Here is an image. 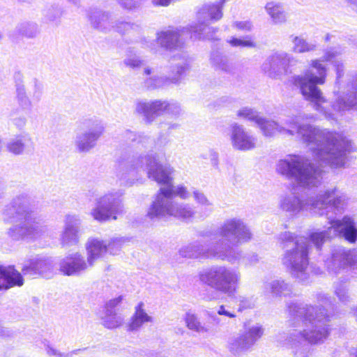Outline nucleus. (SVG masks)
<instances>
[{
    "label": "nucleus",
    "mask_w": 357,
    "mask_h": 357,
    "mask_svg": "<svg viewBox=\"0 0 357 357\" xmlns=\"http://www.w3.org/2000/svg\"><path fill=\"white\" fill-rule=\"evenodd\" d=\"M103 324L107 328H115L122 325L124 321L123 317L116 312H105L102 317Z\"/></svg>",
    "instance_id": "a19ab883"
},
{
    "label": "nucleus",
    "mask_w": 357,
    "mask_h": 357,
    "mask_svg": "<svg viewBox=\"0 0 357 357\" xmlns=\"http://www.w3.org/2000/svg\"><path fill=\"white\" fill-rule=\"evenodd\" d=\"M344 52L341 47H332L325 51L324 54L319 59L310 61V68L305 70L303 74L294 75L291 77L292 84L300 89L304 99L313 104L315 110L323 114L328 119H335V115L327 111L323 105L326 103L321 89L317 85L326 82L327 68L324 62L331 63L336 72V84H339L340 79L344 76V65L339 58Z\"/></svg>",
    "instance_id": "7ed1b4c3"
},
{
    "label": "nucleus",
    "mask_w": 357,
    "mask_h": 357,
    "mask_svg": "<svg viewBox=\"0 0 357 357\" xmlns=\"http://www.w3.org/2000/svg\"><path fill=\"white\" fill-rule=\"evenodd\" d=\"M88 17L91 26L100 31L107 32L114 29L115 22L111 15L97 8L88 10Z\"/></svg>",
    "instance_id": "bb28decb"
},
{
    "label": "nucleus",
    "mask_w": 357,
    "mask_h": 357,
    "mask_svg": "<svg viewBox=\"0 0 357 357\" xmlns=\"http://www.w3.org/2000/svg\"><path fill=\"white\" fill-rule=\"evenodd\" d=\"M23 282L22 276L13 267H0V290L22 286Z\"/></svg>",
    "instance_id": "cd10ccee"
},
{
    "label": "nucleus",
    "mask_w": 357,
    "mask_h": 357,
    "mask_svg": "<svg viewBox=\"0 0 357 357\" xmlns=\"http://www.w3.org/2000/svg\"><path fill=\"white\" fill-rule=\"evenodd\" d=\"M22 271L24 274H38L43 277H51L53 271L52 260L43 256H35L25 261Z\"/></svg>",
    "instance_id": "a878e982"
},
{
    "label": "nucleus",
    "mask_w": 357,
    "mask_h": 357,
    "mask_svg": "<svg viewBox=\"0 0 357 357\" xmlns=\"http://www.w3.org/2000/svg\"><path fill=\"white\" fill-rule=\"evenodd\" d=\"M312 233H311L309 236ZM278 242L285 251L282 263L291 276L300 282H305L310 278L308 240L310 237H298L295 233L283 231L278 236Z\"/></svg>",
    "instance_id": "6e6552de"
},
{
    "label": "nucleus",
    "mask_w": 357,
    "mask_h": 357,
    "mask_svg": "<svg viewBox=\"0 0 357 357\" xmlns=\"http://www.w3.org/2000/svg\"><path fill=\"white\" fill-rule=\"evenodd\" d=\"M121 135L123 140L127 143L137 142V144H141L145 148H148L153 144V139L150 137L130 130H125Z\"/></svg>",
    "instance_id": "e433bc0d"
},
{
    "label": "nucleus",
    "mask_w": 357,
    "mask_h": 357,
    "mask_svg": "<svg viewBox=\"0 0 357 357\" xmlns=\"http://www.w3.org/2000/svg\"><path fill=\"white\" fill-rule=\"evenodd\" d=\"M122 195L121 191L116 190L109 192L97 199L96 207L91 212L93 218L100 222L110 218L116 220V215L123 211Z\"/></svg>",
    "instance_id": "f3484780"
},
{
    "label": "nucleus",
    "mask_w": 357,
    "mask_h": 357,
    "mask_svg": "<svg viewBox=\"0 0 357 357\" xmlns=\"http://www.w3.org/2000/svg\"><path fill=\"white\" fill-rule=\"evenodd\" d=\"M13 121L15 126L17 128H22L26 125V119L24 116H20L14 119Z\"/></svg>",
    "instance_id": "69168bd1"
},
{
    "label": "nucleus",
    "mask_w": 357,
    "mask_h": 357,
    "mask_svg": "<svg viewBox=\"0 0 357 357\" xmlns=\"http://www.w3.org/2000/svg\"><path fill=\"white\" fill-rule=\"evenodd\" d=\"M334 293L338 301L344 305L348 304L352 300L349 286L346 282L341 280L335 282L334 284Z\"/></svg>",
    "instance_id": "ea45409f"
},
{
    "label": "nucleus",
    "mask_w": 357,
    "mask_h": 357,
    "mask_svg": "<svg viewBox=\"0 0 357 357\" xmlns=\"http://www.w3.org/2000/svg\"><path fill=\"white\" fill-rule=\"evenodd\" d=\"M209 158L211 160V165L214 168L218 169V165H219L218 153L213 150H210L209 151Z\"/></svg>",
    "instance_id": "052dcab7"
},
{
    "label": "nucleus",
    "mask_w": 357,
    "mask_h": 357,
    "mask_svg": "<svg viewBox=\"0 0 357 357\" xmlns=\"http://www.w3.org/2000/svg\"><path fill=\"white\" fill-rule=\"evenodd\" d=\"M10 335V331L0 326V336L6 337Z\"/></svg>",
    "instance_id": "774afa93"
},
{
    "label": "nucleus",
    "mask_w": 357,
    "mask_h": 357,
    "mask_svg": "<svg viewBox=\"0 0 357 357\" xmlns=\"http://www.w3.org/2000/svg\"><path fill=\"white\" fill-rule=\"evenodd\" d=\"M144 60L135 54H128L123 60V64L131 69L140 68L144 65Z\"/></svg>",
    "instance_id": "603ef678"
},
{
    "label": "nucleus",
    "mask_w": 357,
    "mask_h": 357,
    "mask_svg": "<svg viewBox=\"0 0 357 357\" xmlns=\"http://www.w3.org/2000/svg\"><path fill=\"white\" fill-rule=\"evenodd\" d=\"M144 306V303L140 302L135 307V312L128 324V330L129 331H138L144 324L153 321V318L146 312Z\"/></svg>",
    "instance_id": "7c9ffc66"
},
{
    "label": "nucleus",
    "mask_w": 357,
    "mask_h": 357,
    "mask_svg": "<svg viewBox=\"0 0 357 357\" xmlns=\"http://www.w3.org/2000/svg\"><path fill=\"white\" fill-rule=\"evenodd\" d=\"M211 63L216 69L230 73L232 67L227 58L218 52H213L211 55Z\"/></svg>",
    "instance_id": "58836bf2"
},
{
    "label": "nucleus",
    "mask_w": 357,
    "mask_h": 357,
    "mask_svg": "<svg viewBox=\"0 0 357 357\" xmlns=\"http://www.w3.org/2000/svg\"><path fill=\"white\" fill-rule=\"evenodd\" d=\"M227 43L234 47H255L256 45L249 36L243 38L231 37Z\"/></svg>",
    "instance_id": "8fccbe9b"
},
{
    "label": "nucleus",
    "mask_w": 357,
    "mask_h": 357,
    "mask_svg": "<svg viewBox=\"0 0 357 357\" xmlns=\"http://www.w3.org/2000/svg\"><path fill=\"white\" fill-rule=\"evenodd\" d=\"M199 236L209 238L214 242H222L232 251L234 259L227 261L231 264L238 261L241 257V251L234 249L233 246L240 245L250 242L253 234L250 227L241 218H231L225 220L217 230L205 229L199 232Z\"/></svg>",
    "instance_id": "9d476101"
},
{
    "label": "nucleus",
    "mask_w": 357,
    "mask_h": 357,
    "mask_svg": "<svg viewBox=\"0 0 357 357\" xmlns=\"http://www.w3.org/2000/svg\"><path fill=\"white\" fill-rule=\"evenodd\" d=\"M33 92H32V98L34 99V100H40L41 96H42V93H43V84L40 82H39L38 79H34L33 80Z\"/></svg>",
    "instance_id": "6e6d98bb"
},
{
    "label": "nucleus",
    "mask_w": 357,
    "mask_h": 357,
    "mask_svg": "<svg viewBox=\"0 0 357 357\" xmlns=\"http://www.w3.org/2000/svg\"><path fill=\"white\" fill-rule=\"evenodd\" d=\"M344 93H346L345 96H338L332 105L333 110L335 112L342 113L357 109V73L349 79Z\"/></svg>",
    "instance_id": "b1692460"
},
{
    "label": "nucleus",
    "mask_w": 357,
    "mask_h": 357,
    "mask_svg": "<svg viewBox=\"0 0 357 357\" xmlns=\"http://www.w3.org/2000/svg\"><path fill=\"white\" fill-rule=\"evenodd\" d=\"M199 278L202 284L231 296L236 293L240 282L241 273L234 268L217 265L201 271Z\"/></svg>",
    "instance_id": "9b49d317"
},
{
    "label": "nucleus",
    "mask_w": 357,
    "mask_h": 357,
    "mask_svg": "<svg viewBox=\"0 0 357 357\" xmlns=\"http://www.w3.org/2000/svg\"><path fill=\"white\" fill-rule=\"evenodd\" d=\"M17 77H15V100L22 109H31L32 107V102L27 95L26 88L22 82L21 75L19 73Z\"/></svg>",
    "instance_id": "473e14b6"
},
{
    "label": "nucleus",
    "mask_w": 357,
    "mask_h": 357,
    "mask_svg": "<svg viewBox=\"0 0 357 357\" xmlns=\"http://www.w3.org/2000/svg\"><path fill=\"white\" fill-rule=\"evenodd\" d=\"M141 43L142 44V47L144 48H148L151 51H153L155 50V45L154 40H149L144 38L141 39Z\"/></svg>",
    "instance_id": "e2e57ef3"
},
{
    "label": "nucleus",
    "mask_w": 357,
    "mask_h": 357,
    "mask_svg": "<svg viewBox=\"0 0 357 357\" xmlns=\"http://www.w3.org/2000/svg\"><path fill=\"white\" fill-rule=\"evenodd\" d=\"M314 310L313 307L303 304L289 305L288 326L303 328H294L287 333L279 334L277 342L281 346L291 349L294 357H310L309 344H321L330 334L324 312L314 317Z\"/></svg>",
    "instance_id": "f03ea898"
},
{
    "label": "nucleus",
    "mask_w": 357,
    "mask_h": 357,
    "mask_svg": "<svg viewBox=\"0 0 357 357\" xmlns=\"http://www.w3.org/2000/svg\"><path fill=\"white\" fill-rule=\"evenodd\" d=\"M275 172L297 185L312 189L321 184L323 171L301 155L289 154L278 160Z\"/></svg>",
    "instance_id": "1a4fd4ad"
},
{
    "label": "nucleus",
    "mask_w": 357,
    "mask_h": 357,
    "mask_svg": "<svg viewBox=\"0 0 357 357\" xmlns=\"http://www.w3.org/2000/svg\"><path fill=\"white\" fill-rule=\"evenodd\" d=\"M123 297L119 296V297L109 301L105 307V312H116V307L121 303Z\"/></svg>",
    "instance_id": "13d9d810"
},
{
    "label": "nucleus",
    "mask_w": 357,
    "mask_h": 357,
    "mask_svg": "<svg viewBox=\"0 0 357 357\" xmlns=\"http://www.w3.org/2000/svg\"><path fill=\"white\" fill-rule=\"evenodd\" d=\"M87 258L90 264L107 253V241L98 238H89L86 243Z\"/></svg>",
    "instance_id": "2f4dec72"
},
{
    "label": "nucleus",
    "mask_w": 357,
    "mask_h": 357,
    "mask_svg": "<svg viewBox=\"0 0 357 357\" xmlns=\"http://www.w3.org/2000/svg\"><path fill=\"white\" fill-rule=\"evenodd\" d=\"M298 61L291 54L279 51L273 53L263 63L262 70L270 77L276 78L289 68L296 65Z\"/></svg>",
    "instance_id": "6ab92c4d"
},
{
    "label": "nucleus",
    "mask_w": 357,
    "mask_h": 357,
    "mask_svg": "<svg viewBox=\"0 0 357 357\" xmlns=\"http://www.w3.org/2000/svg\"><path fill=\"white\" fill-rule=\"evenodd\" d=\"M166 192L174 199V197H179L183 199H187L190 197V193L187 188L183 185H174L173 182L166 187H162Z\"/></svg>",
    "instance_id": "a18cd8bd"
},
{
    "label": "nucleus",
    "mask_w": 357,
    "mask_h": 357,
    "mask_svg": "<svg viewBox=\"0 0 357 357\" xmlns=\"http://www.w3.org/2000/svg\"><path fill=\"white\" fill-rule=\"evenodd\" d=\"M264 328L259 324H244V330L228 338L227 348L235 357H241L251 351L256 342L264 335Z\"/></svg>",
    "instance_id": "2eb2a0df"
},
{
    "label": "nucleus",
    "mask_w": 357,
    "mask_h": 357,
    "mask_svg": "<svg viewBox=\"0 0 357 357\" xmlns=\"http://www.w3.org/2000/svg\"><path fill=\"white\" fill-rule=\"evenodd\" d=\"M227 0L202 6L197 12V23L190 24L183 29H169L157 33L156 40L165 50L173 52L179 50L184 45L185 32L194 40H216L218 29L209 26L211 21H218L222 17L223 4Z\"/></svg>",
    "instance_id": "20e7f679"
},
{
    "label": "nucleus",
    "mask_w": 357,
    "mask_h": 357,
    "mask_svg": "<svg viewBox=\"0 0 357 357\" xmlns=\"http://www.w3.org/2000/svg\"><path fill=\"white\" fill-rule=\"evenodd\" d=\"M135 111L143 116L146 123H151L163 114H168L174 117H178L182 114L181 105L177 102L162 100L139 101L136 104Z\"/></svg>",
    "instance_id": "dca6fc26"
},
{
    "label": "nucleus",
    "mask_w": 357,
    "mask_h": 357,
    "mask_svg": "<svg viewBox=\"0 0 357 357\" xmlns=\"http://www.w3.org/2000/svg\"><path fill=\"white\" fill-rule=\"evenodd\" d=\"M328 220L331 226L324 231H314L310 235L312 243L317 250L321 248L326 239L337 236L342 237L350 243H355L357 239V228L354 220L344 216L342 219H335L328 216Z\"/></svg>",
    "instance_id": "f8f14e48"
},
{
    "label": "nucleus",
    "mask_w": 357,
    "mask_h": 357,
    "mask_svg": "<svg viewBox=\"0 0 357 357\" xmlns=\"http://www.w3.org/2000/svg\"><path fill=\"white\" fill-rule=\"evenodd\" d=\"M233 26L238 30L249 31L252 30V24L250 21L235 22Z\"/></svg>",
    "instance_id": "bf43d9fd"
},
{
    "label": "nucleus",
    "mask_w": 357,
    "mask_h": 357,
    "mask_svg": "<svg viewBox=\"0 0 357 357\" xmlns=\"http://www.w3.org/2000/svg\"><path fill=\"white\" fill-rule=\"evenodd\" d=\"M293 44L292 51L295 53H305L313 52L317 48V44L307 41L301 36H291Z\"/></svg>",
    "instance_id": "c9c22d12"
},
{
    "label": "nucleus",
    "mask_w": 357,
    "mask_h": 357,
    "mask_svg": "<svg viewBox=\"0 0 357 357\" xmlns=\"http://www.w3.org/2000/svg\"><path fill=\"white\" fill-rule=\"evenodd\" d=\"M82 124L86 130L77 135L75 143L79 152L86 153L96 146L105 132V125L103 121L96 117L85 119Z\"/></svg>",
    "instance_id": "a211bd4d"
},
{
    "label": "nucleus",
    "mask_w": 357,
    "mask_h": 357,
    "mask_svg": "<svg viewBox=\"0 0 357 357\" xmlns=\"http://www.w3.org/2000/svg\"><path fill=\"white\" fill-rule=\"evenodd\" d=\"M5 222H19L8 229L7 234L14 241L33 239L46 231V227L33 220L31 197L27 192L16 195L3 211Z\"/></svg>",
    "instance_id": "423d86ee"
},
{
    "label": "nucleus",
    "mask_w": 357,
    "mask_h": 357,
    "mask_svg": "<svg viewBox=\"0 0 357 357\" xmlns=\"http://www.w3.org/2000/svg\"><path fill=\"white\" fill-rule=\"evenodd\" d=\"M117 32L125 34L130 33H139L141 31V26L136 23H130L123 21H116L114 29Z\"/></svg>",
    "instance_id": "09e8293b"
},
{
    "label": "nucleus",
    "mask_w": 357,
    "mask_h": 357,
    "mask_svg": "<svg viewBox=\"0 0 357 357\" xmlns=\"http://www.w3.org/2000/svg\"><path fill=\"white\" fill-rule=\"evenodd\" d=\"M245 260L246 261V264L252 265L255 264L259 261V257L258 255L255 253H252L248 255L245 258Z\"/></svg>",
    "instance_id": "0e129e2a"
},
{
    "label": "nucleus",
    "mask_w": 357,
    "mask_h": 357,
    "mask_svg": "<svg viewBox=\"0 0 357 357\" xmlns=\"http://www.w3.org/2000/svg\"><path fill=\"white\" fill-rule=\"evenodd\" d=\"M232 251L222 242H212L205 245L195 241L183 246L179 250V255L185 258L215 259L222 261H232Z\"/></svg>",
    "instance_id": "4468645a"
},
{
    "label": "nucleus",
    "mask_w": 357,
    "mask_h": 357,
    "mask_svg": "<svg viewBox=\"0 0 357 357\" xmlns=\"http://www.w3.org/2000/svg\"><path fill=\"white\" fill-rule=\"evenodd\" d=\"M141 169H146L147 177L161 187H166L174 181V169L169 164L160 163L158 155L153 151L132 157L121 156L118 160V176L126 185L134 183Z\"/></svg>",
    "instance_id": "39448f33"
},
{
    "label": "nucleus",
    "mask_w": 357,
    "mask_h": 357,
    "mask_svg": "<svg viewBox=\"0 0 357 357\" xmlns=\"http://www.w3.org/2000/svg\"><path fill=\"white\" fill-rule=\"evenodd\" d=\"M16 31L22 36L33 38H35L38 33L37 24L31 22H23L17 25Z\"/></svg>",
    "instance_id": "79ce46f5"
},
{
    "label": "nucleus",
    "mask_w": 357,
    "mask_h": 357,
    "mask_svg": "<svg viewBox=\"0 0 357 357\" xmlns=\"http://www.w3.org/2000/svg\"><path fill=\"white\" fill-rule=\"evenodd\" d=\"M25 137L24 136H17L12 138L6 144L8 151L15 155H20L23 153L24 149Z\"/></svg>",
    "instance_id": "de8ad7c7"
},
{
    "label": "nucleus",
    "mask_w": 357,
    "mask_h": 357,
    "mask_svg": "<svg viewBox=\"0 0 357 357\" xmlns=\"http://www.w3.org/2000/svg\"><path fill=\"white\" fill-rule=\"evenodd\" d=\"M125 242L123 238H114L107 241V252L110 255H118Z\"/></svg>",
    "instance_id": "3c124183"
},
{
    "label": "nucleus",
    "mask_w": 357,
    "mask_h": 357,
    "mask_svg": "<svg viewBox=\"0 0 357 357\" xmlns=\"http://www.w3.org/2000/svg\"><path fill=\"white\" fill-rule=\"evenodd\" d=\"M236 115L238 118L255 122L257 125L261 118L257 110L248 107H244L238 109L236 112Z\"/></svg>",
    "instance_id": "49530a36"
},
{
    "label": "nucleus",
    "mask_w": 357,
    "mask_h": 357,
    "mask_svg": "<svg viewBox=\"0 0 357 357\" xmlns=\"http://www.w3.org/2000/svg\"><path fill=\"white\" fill-rule=\"evenodd\" d=\"M344 197L338 195L335 189L320 192L316 195L301 199L294 194L283 197L280 202V209L291 217H296L304 211L317 215L331 216L329 212L335 214L342 213L344 206Z\"/></svg>",
    "instance_id": "0eeeda50"
},
{
    "label": "nucleus",
    "mask_w": 357,
    "mask_h": 357,
    "mask_svg": "<svg viewBox=\"0 0 357 357\" xmlns=\"http://www.w3.org/2000/svg\"><path fill=\"white\" fill-rule=\"evenodd\" d=\"M171 74L169 76H152L145 79L144 86L149 89H155L171 84H178L182 76L190 70L192 59L184 52L174 54L169 60Z\"/></svg>",
    "instance_id": "ddd939ff"
},
{
    "label": "nucleus",
    "mask_w": 357,
    "mask_h": 357,
    "mask_svg": "<svg viewBox=\"0 0 357 357\" xmlns=\"http://www.w3.org/2000/svg\"><path fill=\"white\" fill-rule=\"evenodd\" d=\"M265 10L270 17L273 24H284L288 20L289 15L282 3L278 1L268 2L265 6Z\"/></svg>",
    "instance_id": "c85d7f7f"
},
{
    "label": "nucleus",
    "mask_w": 357,
    "mask_h": 357,
    "mask_svg": "<svg viewBox=\"0 0 357 357\" xmlns=\"http://www.w3.org/2000/svg\"><path fill=\"white\" fill-rule=\"evenodd\" d=\"M185 321L187 327L190 330L199 333H204L208 331V329L200 322L199 319L195 314L187 312L185 314Z\"/></svg>",
    "instance_id": "37998d69"
},
{
    "label": "nucleus",
    "mask_w": 357,
    "mask_h": 357,
    "mask_svg": "<svg viewBox=\"0 0 357 357\" xmlns=\"http://www.w3.org/2000/svg\"><path fill=\"white\" fill-rule=\"evenodd\" d=\"M176 201L160 187L150 205L147 216L151 219H163L172 217Z\"/></svg>",
    "instance_id": "412c9836"
},
{
    "label": "nucleus",
    "mask_w": 357,
    "mask_h": 357,
    "mask_svg": "<svg viewBox=\"0 0 357 357\" xmlns=\"http://www.w3.org/2000/svg\"><path fill=\"white\" fill-rule=\"evenodd\" d=\"M264 287L266 291L276 297L290 296L293 291L292 285L283 279H275L266 282Z\"/></svg>",
    "instance_id": "c756f323"
},
{
    "label": "nucleus",
    "mask_w": 357,
    "mask_h": 357,
    "mask_svg": "<svg viewBox=\"0 0 357 357\" xmlns=\"http://www.w3.org/2000/svg\"><path fill=\"white\" fill-rule=\"evenodd\" d=\"M355 252L343 247L334 248L330 257L324 261L325 267L331 275H337L349 266L355 264Z\"/></svg>",
    "instance_id": "aec40b11"
},
{
    "label": "nucleus",
    "mask_w": 357,
    "mask_h": 357,
    "mask_svg": "<svg viewBox=\"0 0 357 357\" xmlns=\"http://www.w3.org/2000/svg\"><path fill=\"white\" fill-rule=\"evenodd\" d=\"M43 15L47 22H57L62 15V10L57 5H50L43 10Z\"/></svg>",
    "instance_id": "c03bdc74"
},
{
    "label": "nucleus",
    "mask_w": 357,
    "mask_h": 357,
    "mask_svg": "<svg viewBox=\"0 0 357 357\" xmlns=\"http://www.w3.org/2000/svg\"><path fill=\"white\" fill-rule=\"evenodd\" d=\"M238 301L240 311L253 308L255 305V299L253 296H239Z\"/></svg>",
    "instance_id": "864d4df0"
},
{
    "label": "nucleus",
    "mask_w": 357,
    "mask_h": 357,
    "mask_svg": "<svg viewBox=\"0 0 357 357\" xmlns=\"http://www.w3.org/2000/svg\"><path fill=\"white\" fill-rule=\"evenodd\" d=\"M119 3L126 10H134L138 8L142 3V0H117Z\"/></svg>",
    "instance_id": "5fc2aeb1"
},
{
    "label": "nucleus",
    "mask_w": 357,
    "mask_h": 357,
    "mask_svg": "<svg viewBox=\"0 0 357 357\" xmlns=\"http://www.w3.org/2000/svg\"><path fill=\"white\" fill-rule=\"evenodd\" d=\"M310 117L305 114L293 115L284 121V126L261 116L257 125L265 137L277 134L296 135L312 152L315 159L331 167L344 165L346 152L351 148L350 142L340 135L322 130L309 123H301Z\"/></svg>",
    "instance_id": "f257e3e1"
},
{
    "label": "nucleus",
    "mask_w": 357,
    "mask_h": 357,
    "mask_svg": "<svg viewBox=\"0 0 357 357\" xmlns=\"http://www.w3.org/2000/svg\"><path fill=\"white\" fill-rule=\"evenodd\" d=\"M315 296H316V299H317V302L321 305H327L328 303H331V298L327 294H326L317 293L315 295ZM291 304H303V305H305L313 307L314 308V310L312 312V314L314 315V317H316V315L318 314H320L321 312H324L323 314L326 317V324L328 326V328L331 330V328H329V326L328 324V322L329 321V317L327 315L326 312V309L324 307V306L319 307V306H314V305H312L305 304V303H293V302H291V303H289L287 304V309L288 310H289V305H291Z\"/></svg>",
    "instance_id": "f704fd0d"
},
{
    "label": "nucleus",
    "mask_w": 357,
    "mask_h": 357,
    "mask_svg": "<svg viewBox=\"0 0 357 357\" xmlns=\"http://www.w3.org/2000/svg\"><path fill=\"white\" fill-rule=\"evenodd\" d=\"M229 137L231 144L236 150L246 151L257 147V138L237 123L231 125Z\"/></svg>",
    "instance_id": "5701e85b"
},
{
    "label": "nucleus",
    "mask_w": 357,
    "mask_h": 357,
    "mask_svg": "<svg viewBox=\"0 0 357 357\" xmlns=\"http://www.w3.org/2000/svg\"><path fill=\"white\" fill-rule=\"evenodd\" d=\"M193 198L195 202L200 206L199 215L201 218L208 217L213 211V204L206 195L202 191L195 190L192 192Z\"/></svg>",
    "instance_id": "72a5a7b5"
},
{
    "label": "nucleus",
    "mask_w": 357,
    "mask_h": 357,
    "mask_svg": "<svg viewBox=\"0 0 357 357\" xmlns=\"http://www.w3.org/2000/svg\"><path fill=\"white\" fill-rule=\"evenodd\" d=\"M93 265L90 264L88 259L78 252L70 254L60 262V270L66 275H78L85 272Z\"/></svg>",
    "instance_id": "393cba45"
},
{
    "label": "nucleus",
    "mask_w": 357,
    "mask_h": 357,
    "mask_svg": "<svg viewBox=\"0 0 357 357\" xmlns=\"http://www.w3.org/2000/svg\"><path fill=\"white\" fill-rule=\"evenodd\" d=\"M217 313L219 315H224V316L228 317L229 318L236 317V314L231 312H229L228 310H227L225 306L223 305L218 307V308L217 310Z\"/></svg>",
    "instance_id": "680f3d73"
},
{
    "label": "nucleus",
    "mask_w": 357,
    "mask_h": 357,
    "mask_svg": "<svg viewBox=\"0 0 357 357\" xmlns=\"http://www.w3.org/2000/svg\"><path fill=\"white\" fill-rule=\"evenodd\" d=\"M218 294L217 291H211V292L208 293L205 296V298L207 301L215 300V299H218Z\"/></svg>",
    "instance_id": "338daca9"
},
{
    "label": "nucleus",
    "mask_w": 357,
    "mask_h": 357,
    "mask_svg": "<svg viewBox=\"0 0 357 357\" xmlns=\"http://www.w3.org/2000/svg\"><path fill=\"white\" fill-rule=\"evenodd\" d=\"M172 217L182 220H190L195 215V211L192 206L188 204L178 203L176 201Z\"/></svg>",
    "instance_id": "4c0bfd02"
},
{
    "label": "nucleus",
    "mask_w": 357,
    "mask_h": 357,
    "mask_svg": "<svg viewBox=\"0 0 357 357\" xmlns=\"http://www.w3.org/2000/svg\"><path fill=\"white\" fill-rule=\"evenodd\" d=\"M63 230L60 234V242L63 246L76 245L83 233L82 220L79 215L68 214L63 220Z\"/></svg>",
    "instance_id": "4be33fe9"
},
{
    "label": "nucleus",
    "mask_w": 357,
    "mask_h": 357,
    "mask_svg": "<svg viewBox=\"0 0 357 357\" xmlns=\"http://www.w3.org/2000/svg\"><path fill=\"white\" fill-rule=\"evenodd\" d=\"M47 353L50 356H55L56 357H73L74 354H77L78 352H79L81 350H75L70 353L68 354H62L59 351H58L56 349L47 346L46 349Z\"/></svg>",
    "instance_id": "4d7b16f0"
}]
</instances>
